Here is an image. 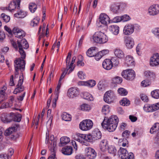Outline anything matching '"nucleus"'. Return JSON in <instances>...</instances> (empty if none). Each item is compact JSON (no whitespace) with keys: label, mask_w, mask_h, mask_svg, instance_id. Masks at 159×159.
<instances>
[{"label":"nucleus","mask_w":159,"mask_h":159,"mask_svg":"<svg viewBox=\"0 0 159 159\" xmlns=\"http://www.w3.org/2000/svg\"><path fill=\"white\" fill-rule=\"evenodd\" d=\"M23 81V80L22 79H20L19 80L18 84L16 85L17 87L13 92L14 94H16L18 93H20L24 90V88L22 86Z\"/></svg>","instance_id":"412c9836"},{"label":"nucleus","mask_w":159,"mask_h":159,"mask_svg":"<svg viewBox=\"0 0 159 159\" xmlns=\"http://www.w3.org/2000/svg\"><path fill=\"white\" fill-rule=\"evenodd\" d=\"M122 4L119 3H113L111 6V10L113 13H119L123 10L122 8Z\"/></svg>","instance_id":"2eb2a0df"},{"label":"nucleus","mask_w":159,"mask_h":159,"mask_svg":"<svg viewBox=\"0 0 159 159\" xmlns=\"http://www.w3.org/2000/svg\"><path fill=\"white\" fill-rule=\"evenodd\" d=\"M93 123L90 120L86 119L83 120L80 124V129L83 131H87L90 129L92 127Z\"/></svg>","instance_id":"0eeeda50"},{"label":"nucleus","mask_w":159,"mask_h":159,"mask_svg":"<svg viewBox=\"0 0 159 159\" xmlns=\"http://www.w3.org/2000/svg\"><path fill=\"white\" fill-rule=\"evenodd\" d=\"M92 39L94 42L103 44L106 43L108 40V38L106 34L101 31L95 33L92 36Z\"/></svg>","instance_id":"7ed1b4c3"},{"label":"nucleus","mask_w":159,"mask_h":159,"mask_svg":"<svg viewBox=\"0 0 159 159\" xmlns=\"http://www.w3.org/2000/svg\"><path fill=\"white\" fill-rule=\"evenodd\" d=\"M70 141V138L67 137H61L60 139L59 146L60 147L64 146L69 143Z\"/></svg>","instance_id":"cd10ccee"},{"label":"nucleus","mask_w":159,"mask_h":159,"mask_svg":"<svg viewBox=\"0 0 159 159\" xmlns=\"http://www.w3.org/2000/svg\"><path fill=\"white\" fill-rule=\"evenodd\" d=\"M109 30L113 34L116 35L119 32V28L117 25H112L109 27Z\"/></svg>","instance_id":"a878e982"},{"label":"nucleus","mask_w":159,"mask_h":159,"mask_svg":"<svg viewBox=\"0 0 159 159\" xmlns=\"http://www.w3.org/2000/svg\"><path fill=\"white\" fill-rule=\"evenodd\" d=\"M120 104L123 106H128L130 104V102L126 98H124L120 102Z\"/></svg>","instance_id":"79ce46f5"},{"label":"nucleus","mask_w":159,"mask_h":159,"mask_svg":"<svg viewBox=\"0 0 159 159\" xmlns=\"http://www.w3.org/2000/svg\"><path fill=\"white\" fill-rule=\"evenodd\" d=\"M5 37V35L4 32L0 29V40H3Z\"/></svg>","instance_id":"69168bd1"},{"label":"nucleus","mask_w":159,"mask_h":159,"mask_svg":"<svg viewBox=\"0 0 159 159\" xmlns=\"http://www.w3.org/2000/svg\"><path fill=\"white\" fill-rule=\"evenodd\" d=\"M16 34V35L15 36L16 37L21 39L25 36V33L24 31L21 29L20 32L18 34Z\"/></svg>","instance_id":"864d4df0"},{"label":"nucleus","mask_w":159,"mask_h":159,"mask_svg":"<svg viewBox=\"0 0 159 159\" xmlns=\"http://www.w3.org/2000/svg\"><path fill=\"white\" fill-rule=\"evenodd\" d=\"M39 20L40 19L39 17H36L35 18L31 21L30 23L31 25L33 27L37 26L39 23Z\"/></svg>","instance_id":"8fccbe9b"},{"label":"nucleus","mask_w":159,"mask_h":159,"mask_svg":"<svg viewBox=\"0 0 159 159\" xmlns=\"http://www.w3.org/2000/svg\"><path fill=\"white\" fill-rule=\"evenodd\" d=\"M13 121L15 122H19L20 121L21 118V115L20 114L14 113Z\"/></svg>","instance_id":"37998d69"},{"label":"nucleus","mask_w":159,"mask_h":159,"mask_svg":"<svg viewBox=\"0 0 159 159\" xmlns=\"http://www.w3.org/2000/svg\"><path fill=\"white\" fill-rule=\"evenodd\" d=\"M121 21V16H116L111 21V22L117 23Z\"/></svg>","instance_id":"bf43d9fd"},{"label":"nucleus","mask_w":159,"mask_h":159,"mask_svg":"<svg viewBox=\"0 0 159 159\" xmlns=\"http://www.w3.org/2000/svg\"><path fill=\"white\" fill-rule=\"evenodd\" d=\"M154 142L159 146V131L157 133L156 137L154 139Z\"/></svg>","instance_id":"774afa93"},{"label":"nucleus","mask_w":159,"mask_h":159,"mask_svg":"<svg viewBox=\"0 0 159 159\" xmlns=\"http://www.w3.org/2000/svg\"><path fill=\"white\" fill-rule=\"evenodd\" d=\"M144 74L148 78L151 80H154L155 78V75L154 73L150 71L145 72Z\"/></svg>","instance_id":"2f4dec72"},{"label":"nucleus","mask_w":159,"mask_h":159,"mask_svg":"<svg viewBox=\"0 0 159 159\" xmlns=\"http://www.w3.org/2000/svg\"><path fill=\"white\" fill-rule=\"evenodd\" d=\"M102 134L101 132L98 129L94 130L92 134H89L90 142H92L101 139Z\"/></svg>","instance_id":"9d476101"},{"label":"nucleus","mask_w":159,"mask_h":159,"mask_svg":"<svg viewBox=\"0 0 159 159\" xmlns=\"http://www.w3.org/2000/svg\"><path fill=\"white\" fill-rule=\"evenodd\" d=\"M79 93V89L76 87H72L69 89L67 91V95L70 98H73L77 96Z\"/></svg>","instance_id":"ddd939ff"},{"label":"nucleus","mask_w":159,"mask_h":159,"mask_svg":"<svg viewBox=\"0 0 159 159\" xmlns=\"http://www.w3.org/2000/svg\"><path fill=\"white\" fill-rule=\"evenodd\" d=\"M118 93L122 96H125L127 94V92L126 90L122 88H119L117 90Z\"/></svg>","instance_id":"c03bdc74"},{"label":"nucleus","mask_w":159,"mask_h":159,"mask_svg":"<svg viewBox=\"0 0 159 159\" xmlns=\"http://www.w3.org/2000/svg\"><path fill=\"white\" fill-rule=\"evenodd\" d=\"M100 53H101L99 52L96 55L95 54V56H94L95 59L96 60H99L102 57Z\"/></svg>","instance_id":"338daca9"},{"label":"nucleus","mask_w":159,"mask_h":159,"mask_svg":"<svg viewBox=\"0 0 159 159\" xmlns=\"http://www.w3.org/2000/svg\"><path fill=\"white\" fill-rule=\"evenodd\" d=\"M121 75L125 79L127 80H132L134 79L135 74L133 70L128 69L124 70L121 73Z\"/></svg>","instance_id":"6e6552de"},{"label":"nucleus","mask_w":159,"mask_h":159,"mask_svg":"<svg viewBox=\"0 0 159 159\" xmlns=\"http://www.w3.org/2000/svg\"><path fill=\"white\" fill-rule=\"evenodd\" d=\"M99 19L101 23L104 25L111 22L109 17L105 13L101 14L100 16Z\"/></svg>","instance_id":"aec40b11"},{"label":"nucleus","mask_w":159,"mask_h":159,"mask_svg":"<svg viewBox=\"0 0 159 159\" xmlns=\"http://www.w3.org/2000/svg\"><path fill=\"white\" fill-rule=\"evenodd\" d=\"M1 18L6 22H8L10 19V17L9 16L6 15L4 13L1 14Z\"/></svg>","instance_id":"49530a36"},{"label":"nucleus","mask_w":159,"mask_h":159,"mask_svg":"<svg viewBox=\"0 0 159 159\" xmlns=\"http://www.w3.org/2000/svg\"><path fill=\"white\" fill-rule=\"evenodd\" d=\"M124 42L126 46L128 49L132 48L134 44V39L129 37H125Z\"/></svg>","instance_id":"6ab92c4d"},{"label":"nucleus","mask_w":159,"mask_h":159,"mask_svg":"<svg viewBox=\"0 0 159 159\" xmlns=\"http://www.w3.org/2000/svg\"><path fill=\"white\" fill-rule=\"evenodd\" d=\"M135 62L133 57L130 56H127L125 58V65L127 66H134Z\"/></svg>","instance_id":"5701e85b"},{"label":"nucleus","mask_w":159,"mask_h":159,"mask_svg":"<svg viewBox=\"0 0 159 159\" xmlns=\"http://www.w3.org/2000/svg\"><path fill=\"white\" fill-rule=\"evenodd\" d=\"M150 83L147 80H144L141 82V86L143 87H146L150 85Z\"/></svg>","instance_id":"6e6d98bb"},{"label":"nucleus","mask_w":159,"mask_h":159,"mask_svg":"<svg viewBox=\"0 0 159 159\" xmlns=\"http://www.w3.org/2000/svg\"><path fill=\"white\" fill-rule=\"evenodd\" d=\"M17 42L19 48V52L21 55V58L24 59L25 58L26 55L23 49H27L29 47L28 43L25 39L20 40H18L17 41Z\"/></svg>","instance_id":"20e7f679"},{"label":"nucleus","mask_w":159,"mask_h":159,"mask_svg":"<svg viewBox=\"0 0 159 159\" xmlns=\"http://www.w3.org/2000/svg\"><path fill=\"white\" fill-rule=\"evenodd\" d=\"M62 119L66 121H70L71 120V116L66 112L63 113L61 115Z\"/></svg>","instance_id":"f704fd0d"},{"label":"nucleus","mask_w":159,"mask_h":159,"mask_svg":"<svg viewBox=\"0 0 159 159\" xmlns=\"http://www.w3.org/2000/svg\"><path fill=\"white\" fill-rule=\"evenodd\" d=\"M159 130V123H156L153 125L152 127L150 129V132L151 134Z\"/></svg>","instance_id":"c9c22d12"},{"label":"nucleus","mask_w":159,"mask_h":159,"mask_svg":"<svg viewBox=\"0 0 159 159\" xmlns=\"http://www.w3.org/2000/svg\"><path fill=\"white\" fill-rule=\"evenodd\" d=\"M152 33L158 39H159V28H156L152 30Z\"/></svg>","instance_id":"5fc2aeb1"},{"label":"nucleus","mask_w":159,"mask_h":159,"mask_svg":"<svg viewBox=\"0 0 159 159\" xmlns=\"http://www.w3.org/2000/svg\"><path fill=\"white\" fill-rule=\"evenodd\" d=\"M111 61V63L112 64V67L113 66H117L119 64V61L117 60V59L116 57H113L111 58L110 59Z\"/></svg>","instance_id":"603ef678"},{"label":"nucleus","mask_w":159,"mask_h":159,"mask_svg":"<svg viewBox=\"0 0 159 159\" xmlns=\"http://www.w3.org/2000/svg\"><path fill=\"white\" fill-rule=\"evenodd\" d=\"M108 146L107 141V140L104 139L101 141L100 144V148L102 151L105 152L107 150Z\"/></svg>","instance_id":"b1692460"},{"label":"nucleus","mask_w":159,"mask_h":159,"mask_svg":"<svg viewBox=\"0 0 159 159\" xmlns=\"http://www.w3.org/2000/svg\"><path fill=\"white\" fill-rule=\"evenodd\" d=\"M112 83L114 84H119L122 81V79L119 76H116L112 80Z\"/></svg>","instance_id":"ea45409f"},{"label":"nucleus","mask_w":159,"mask_h":159,"mask_svg":"<svg viewBox=\"0 0 159 159\" xmlns=\"http://www.w3.org/2000/svg\"><path fill=\"white\" fill-rule=\"evenodd\" d=\"M120 145L125 147L128 144V142L126 139H120L119 140Z\"/></svg>","instance_id":"58836bf2"},{"label":"nucleus","mask_w":159,"mask_h":159,"mask_svg":"<svg viewBox=\"0 0 159 159\" xmlns=\"http://www.w3.org/2000/svg\"><path fill=\"white\" fill-rule=\"evenodd\" d=\"M118 153L121 159H134V155L133 153H128L125 148H120L118 151Z\"/></svg>","instance_id":"423d86ee"},{"label":"nucleus","mask_w":159,"mask_h":159,"mask_svg":"<svg viewBox=\"0 0 159 159\" xmlns=\"http://www.w3.org/2000/svg\"><path fill=\"white\" fill-rule=\"evenodd\" d=\"M118 122V117L116 116L112 115L107 120L105 118L102 123L101 125L104 129H107L109 132H112L116 129Z\"/></svg>","instance_id":"f257e3e1"},{"label":"nucleus","mask_w":159,"mask_h":159,"mask_svg":"<svg viewBox=\"0 0 159 159\" xmlns=\"http://www.w3.org/2000/svg\"><path fill=\"white\" fill-rule=\"evenodd\" d=\"M83 97L84 98L88 100L92 101L93 100V98L92 95L89 93L86 92H84L83 93Z\"/></svg>","instance_id":"473e14b6"},{"label":"nucleus","mask_w":159,"mask_h":159,"mask_svg":"<svg viewBox=\"0 0 159 159\" xmlns=\"http://www.w3.org/2000/svg\"><path fill=\"white\" fill-rule=\"evenodd\" d=\"M45 143H50V150L51 155L49 157L48 159H56V142L54 139V136L51 135L50 138L49 137V134L46 133Z\"/></svg>","instance_id":"f03ea898"},{"label":"nucleus","mask_w":159,"mask_h":159,"mask_svg":"<svg viewBox=\"0 0 159 159\" xmlns=\"http://www.w3.org/2000/svg\"><path fill=\"white\" fill-rule=\"evenodd\" d=\"M102 111L105 115L108 113L110 112L109 106L107 105L104 106L102 108Z\"/></svg>","instance_id":"09e8293b"},{"label":"nucleus","mask_w":159,"mask_h":159,"mask_svg":"<svg viewBox=\"0 0 159 159\" xmlns=\"http://www.w3.org/2000/svg\"><path fill=\"white\" fill-rule=\"evenodd\" d=\"M17 9L18 10L17 12L14 14L15 17L18 18H23L27 15L26 12L20 10V8Z\"/></svg>","instance_id":"c85d7f7f"},{"label":"nucleus","mask_w":159,"mask_h":159,"mask_svg":"<svg viewBox=\"0 0 159 159\" xmlns=\"http://www.w3.org/2000/svg\"><path fill=\"white\" fill-rule=\"evenodd\" d=\"M85 151L87 157L89 159H94L96 156V153L95 150L91 148H86Z\"/></svg>","instance_id":"dca6fc26"},{"label":"nucleus","mask_w":159,"mask_h":159,"mask_svg":"<svg viewBox=\"0 0 159 159\" xmlns=\"http://www.w3.org/2000/svg\"><path fill=\"white\" fill-rule=\"evenodd\" d=\"M130 133V132L129 131L125 130L122 133V136L123 137H125V138L126 139L128 138Z\"/></svg>","instance_id":"680f3d73"},{"label":"nucleus","mask_w":159,"mask_h":159,"mask_svg":"<svg viewBox=\"0 0 159 159\" xmlns=\"http://www.w3.org/2000/svg\"><path fill=\"white\" fill-rule=\"evenodd\" d=\"M141 99L144 102H148V97L145 94H142L140 96Z\"/></svg>","instance_id":"0e129e2a"},{"label":"nucleus","mask_w":159,"mask_h":159,"mask_svg":"<svg viewBox=\"0 0 159 159\" xmlns=\"http://www.w3.org/2000/svg\"><path fill=\"white\" fill-rule=\"evenodd\" d=\"M80 109L83 111H89L91 109L90 106L87 104H84L81 105L80 107Z\"/></svg>","instance_id":"a19ab883"},{"label":"nucleus","mask_w":159,"mask_h":159,"mask_svg":"<svg viewBox=\"0 0 159 159\" xmlns=\"http://www.w3.org/2000/svg\"><path fill=\"white\" fill-rule=\"evenodd\" d=\"M86 54L87 56L89 57L94 56L96 54L95 47L91 48L88 49L86 52Z\"/></svg>","instance_id":"72a5a7b5"},{"label":"nucleus","mask_w":159,"mask_h":159,"mask_svg":"<svg viewBox=\"0 0 159 159\" xmlns=\"http://www.w3.org/2000/svg\"><path fill=\"white\" fill-rule=\"evenodd\" d=\"M77 135L78 138L77 139V141L80 142L83 145H86L85 141L90 142L89 134L85 135L80 134H78Z\"/></svg>","instance_id":"f3484780"},{"label":"nucleus","mask_w":159,"mask_h":159,"mask_svg":"<svg viewBox=\"0 0 159 159\" xmlns=\"http://www.w3.org/2000/svg\"><path fill=\"white\" fill-rule=\"evenodd\" d=\"M96 84V81L95 80H90L86 81V86L91 88L93 87Z\"/></svg>","instance_id":"3c124183"},{"label":"nucleus","mask_w":159,"mask_h":159,"mask_svg":"<svg viewBox=\"0 0 159 159\" xmlns=\"http://www.w3.org/2000/svg\"><path fill=\"white\" fill-rule=\"evenodd\" d=\"M97 86L98 89L100 90H102L104 89L103 84L102 81H100L99 82Z\"/></svg>","instance_id":"e2e57ef3"},{"label":"nucleus","mask_w":159,"mask_h":159,"mask_svg":"<svg viewBox=\"0 0 159 159\" xmlns=\"http://www.w3.org/2000/svg\"><path fill=\"white\" fill-rule=\"evenodd\" d=\"M20 0H15L11 2L9 4L8 8L6 7V10H7L8 9L9 11H12L15 9H19L20 8Z\"/></svg>","instance_id":"9b49d317"},{"label":"nucleus","mask_w":159,"mask_h":159,"mask_svg":"<svg viewBox=\"0 0 159 159\" xmlns=\"http://www.w3.org/2000/svg\"><path fill=\"white\" fill-rule=\"evenodd\" d=\"M114 54L116 57L120 58H123L124 56V54L123 52L119 49H115L114 51Z\"/></svg>","instance_id":"7c9ffc66"},{"label":"nucleus","mask_w":159,"mask_h":159,"mask_svg":"<svg viewBox=\"0 0 159 159\" xmlns=\"http://www.w3.org/2000/svg\"><path fill=\"white\" fill-rule=\"evenodd\" d=\"M78 76L80 79L83 80L85 78V75L82 71H80L78 73Z\"/></svg>","instance_id":"052dcab7"},{"label":"nucleus","mask_w":159,"mask_h":159,"mask_svg":"<svg viewBox=\"0 0 159 159\" xmlns=\"http://www.w3.org/2000/svg\"><path fill=\"white\" fill-rule=\"evenodd\" d=\"M148 12L150 15H156L159 13V5H153L150 7L148 10Z\"/></svg>","instance_id":"a211bd4d"},{"label":"nucleus","mask_w":159,"mask_h":159,"mask_svg":"<svg viewBox=\"0 0 159 159\" xmlns=\"http://www.w3.org/2000/svg\"><path fill=\"white\" fill-rule=\"evenodd\" d=\"M108 152L110 154L115 155L116 152V149L115 147L111 145L108 146L107 148Z\"/></svg>","instance_id":"e433bc0d"},{"label":"nucleus","mask_w":159,"mask_h":159,"mask_svg":"<svg viewBox=\"0 0 159 159\" xmlns=\"http://www.w3.org/2000/svg\"><path fill=\"white\" fill-rule=\"evenodd\" d=\"M110 59H105L102 62V66L103 68L107 70H110L112 67Z\"/></svg>","instance_id":"4be33fe9"},{"label":"nucleus","mask_w":159,"mask_h":159,"mask_svg":"<svg viewBox=\"0 0 159 159\" xmlns=\"http://www.w3.org/2000/svg\"><path fill=\"white\" fill-rule=\"evenodd\" d=\"M25 61L19 58L16 59L14 61V66L15 69V75H17L18 74L19 70L21 71L24 70L25 66Z\"/></svg>","instance_id":"39448f33"},{"label":"nucleus","mask_w":159,"mask_h":159,"mask_svg":"<svg viewBox=\"0 0 159 159\" xmlns=\"http://www.w3.org/2000/svg\"><path fill=\"white\" fill-rule=\"evenodd\" d=\"M143 109L145 111L148 112H152L155 111L153 104H146L144 105Z\"/></svg>","instance_id":"bb28decb"},{"label":"nucleus","mask_w":159,"mask_h":159,"mask_svg":"<svg viewBox=\"0 0 159 159\" xmlns=\"http://www.w3.org/2000/svg\"><path fill=\"white\" fill-rule=\"evenodd\" d=\"M15 130V127L9 128L5 130V135L6 136H8L12 134L14 132Z\"/></svg>","instance_id":"de8ad7c7"},{"label":"nucleus","mask_w":159,"mask_h":159,"mask_svg":"<svg viewBox=\"0 0 159 159\" xmlns=\"http://www.w3.org/2000/svg\"><path fill=\"white\" fill-rule=\"evenodd\" d=\"M13 116H14V113H11L10 115L6 116L4 120L3 118H2V120L4 123H9L13 120Z\"/></svg>","instance_id":"c756f323"},{"label":"nucleus","mask_w":159,"mask_h":159,"mask_svg":"<svg viewBox=\"0 0 159 159\" xmlns=\"http://www.w3.org/2000/svg\"><path fill=\"white\" fill-rule=\"evenodd\" d=\"M134 25L129 24L126 25L124 28L123 34L126 35H129L134 32Z\"/></svg>","instance_id":"4468645a"},{"label":"nucleus","mask_w":159,"mask_h":159,"mask_svg":"<svg viewBox=\"0 0 159 159\" xmlns=\"http://www.w3.org/2000/svg\"><path fill=\"white\" fill-rule=\"evenodd\" d=\"M21 29L17 27H15L12 29V33L15 37L16 35V34H18L20 32Z\"/></svg>","instance_id":"4d7b16f0"},{"label":"nucleus","mask_w":159,"mask_h":159,"mask_svg":"<svg viewBox=\"0 0 159 159\" xmlns=\"http://www.w3.org/2000/svg\"><path fill=\"white\" fill-rule=\"evenodd\" d=\"M73 149L71 147L67 146L62 148V152L64 155H69L72 152Z\"/></svg>","instance_id":"393cba45"},{"label":"nucleus","mask_w":159,"mask_h":159,"mask_svg":"<svg viewBox=\"0 0 159 159\" xmlns=\"http://www.w3.org/2000/svg\"><path fill=\"white\" fill-rule=\"evenodd\" d=\"M115 95L114 93L111 91L107 92L104 95V101L108 103L112 102L115 99Z\"/></svg>","instance_id":"1a4fd4ad"},{"label":"nucleus","mask_w":159,"mask_h":159,"mask_svg":"<svg viewBox=\"0 0 159 159\" xmlns=\"http://www.w3.org/2000/svg\"><path fill=\"white\" fill-rule=\"evenodd\" d=\"M151 94L152 97L155 98H159V90L156 89L152 91Z\"/></svg>","instance_id":"a18cd8bd"},{"label":"nucleus","mask_w":159,"mask_h":159,"mask_svg":"<svg viewBox=\"0 0 159 159\" xmlns=\"http://www.w3.org/2000/svg\"><path fill=\"white\" fill-rule=\"evenodd\" d=\"M150 65L152 66H157L159 65V53L154 54L151 57L150 60Z\"/></svg>","instance_id":"f8f14e48"},{"label":"nucleus","mask_w":159,"mask_h":159,"mask_svg":"<svg viewBox=\"0 0 159 159\" xmlns=\"http://www.w3.org/2000/svg\"><path fill=\"white\" fill-rule=\"evenodd\" d=\"M37 8V6L34 3H31L29 5V9L30 12L32 13H34Z\"/></svg>","instance_id":"4c0bfd02"},{"label":"nucleus","mask_w":159,"mask_h":159,"mask_svg":"<svg viewBox=\"0 0 159 159\" xmlns=\"http://www.w3.org/2000/svg\"><path fill=\"white\" fill-rule=\"evenodd\" d=\"M121 20L123 22L128 21L130 19L129 16L127 15H124L121 16Z\"/></svg>","instance_id":"13d9d810"}]
</instances>
